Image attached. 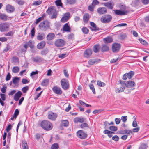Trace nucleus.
Wrapping results in <instances>:
<instances>
[{
    "label": "nucleus",
    "instance_id": "9b49d317",
    "mask_svg": "<svg viewBox=\"0 0 149 149\" xmlns=\"http://www.w3.org/2000/svg\"><path fill=\"white\" fill-rule=\"evenodd\" d=\"M6 10L7 12L11 13L13 12L15 10L14 7L10 4L7 5L6 7Z\"/></svg>",
    "mask_w": 149,
    "mask_h": 149
},
{
    "label": "nucleus",
    "instance_id": "aec40b11",
    "mask_svg": "<svg viewBox=\"0 0 149 149\" xmlns=\"http://www.w3.org/2000/svg\"><path fill=\"white\" fill-rule=\"evenodd\" d=\"M90 24L91 26L93 27L92 28L90 27V29L92 31H98L100 30L99 28L97 27L96 25L94 22H91Z\"/></svg>",
    "mask_w": 149,
    "mask_h": 149
},
{
    "label": "nucleus",
    "instance_id": "7ed1b4c3",
    "mask_svg": "<svg viewBox=\"0 0 149 149\" xmlns=\"http://www.w3.org/2000/svg\"><path fill=\"white\" fill-rule=\"evenodd\" d=\"M112 17L109 15H105L102 17L101 18V21L103 23H108L111 20Z\"/></svg>",
    "mask_w": 149,
    "mask_h": 149
},
{
    "label": "nucleus",
    "instance_id": "58836bf2",
    "mask_svg": "<svg viewBox=\"0 0 149 149\" xmlns=\"http://www.w3.org/2000/svg\"><path fill=\"white\" fill-rule=\"evenodd\" d=\"M19 68L18 66L14 67L12 69V71L14 73H17L19 71Z\"/></svg>",
    "mask_w": 149,
    "mask_h": 149
},
{
    "label": "nucleus",
    "instance_id": "c756f323",
    "mask_svg": "<svg viewBox=\"0 0 149 149\" xmlns=\"http://www.w3.org/2000/svg\"><path fill=\"white\" fill-rule=\"evenodd\" d=\"M127 37V35L125 33H122L118 36V38L120 40H124Z\"/></svg>",
    "mask_w": 149,
    "mask_h": 149
},
{
    "label": "nucleus",
    "instance_id": "a19ab883",
    "mask_svg": "<svg viewBox=\"0 0 149 149\" xmlns=\"http://www.w3.org/2000/svg\"><path fill=\"white\" fill-rule=\"evenodd\" d=\"M89 87H90V89L92 90V91L93 94H95L96 93L95 89L93 85L92 84H90L89 85Z\"/></svg>",
    "mask_w": 149,
    "mask_h": 149
},
{
    "label": "nucleus",
    "instance_id": "79ce46f5",
    "mask_svg": "<svg viewBox=\"0 0 149 149\" xmlns=\"http://www.w3.org/2000/svg\"><path fill=\"white\" fill-rule=\"evenodd\" d=\"M97 84L98 86L100 87H104L105 85V84L104 83L100 81H97Z\"/></svg>",
    "mask_w": 149,
    "mask_h": 149
},
{
    "label": "nucleus",
    "instance_id": "8fccbe9b",
    "mask_svg": "<svg viewBox=\"0 0 149 149\" xmlns=\"http://www.w3.org/2000/svg\"><path fill=\"white\" fill-rule=\"evenodd\" d=\"M29 86H26L23 87L22 90L24 93H25L27 92V91L29 90Z\"/></svg>",
    "mask_w": 149,
    "mask_h": 149
},
{
    "label": "nucleus",
    "instance_id": "680f3d73",
    "mask_svg": "<svg viewBox=\"0 0 149 149\" xmlns=\"http://www.w3.org/2000/svg\"><path fill=\"white\" fill-rule=\"evenodd\" d=\"M48 53V50L47 49H44L41 52V54L42 55H46Z\"/></svg>",
    "mask_w": 149,
    "mask_h": 149
},
{
    "label": "nucleus",
    "instance_id": "1a4fd4ad",
    "mask_svg": "<svg viewBox=\"0 0 149 149\" xmlns=\"http://www.w3.org/2000/svg\"><path fill=\"white\" fill-rule=\"evenodd\" d=\"M57 117V115L52 112H49L48 113V118L52 120H54L56 119Z\"/></svg>",
    "mask_w": 149,
    "mask_h": 149
},
{
    "label": "nucleus",
    "instance_id": "13d9d810",
    "mask_svg": "<svg viewBox=\"0 0 149 149\" xmlns=\"http://www.w3.org/2000/svg\"><path fill=\"white\" fill-rule=\"evenodd\" d=\"M121 119L123 122H125L127 119V116H122L121 117Z\"/></svg>",
    "mask_w": 149,
    "mask_h": 149
},
{
    "label": "nucleus",
    "instance_id": "6e6552de",
    "mask_svg": "<svg viewBox=\"0 0 149 149\" xmlns=\"http://www.w3.org/2000/svg\"><path fill=\"white\" fill-rule=\"evenodd\" d=\"M77 135L78 137L81 139H84L87 136V134L82 130L78 131L77 132Z\"/></svg>",
    "mask_w": 149,
    "mask_h": 149
},
{
    "label": "nucleus",
    "instance_id": "f704fd0d",
    "mask_svg": "<svg viewBox=\"0 0 149 149\" xmlns=\"http://www.w3.org/2000/svg\"><path fill=\"white\" fill-rule=\"evenodd\" d=\"M37 74V70H36V71H33L30 74V76L33 79L36 80V79L35 77Z\"/></svg>",
    "mask_w": 149,
    "mask_h": 149
},
{
    "label": "nucleus",
    "instance_id": "f8f14e48",
    "mask_svg": "<svg viewBox=\"0 0 149 149\" xmlns=\"http://www.w3.org/2000/svg\"><path fill=\"white\" fill-rule=\"evenodd\" d=\"M52 89L53 92L57 94L61 95L62 93V91L60 88L57 86H54L52 88Z\"/></svg>",
    "mask_w": 149,
    "mask_h": 149
},
{
    "label": "nucleus",
    "instance_id": "69168bd1",
    "mask_svg": "<svg viewBox=\"0 0 149 149\" xmlns=\"http://www.w3.org/2000/svg\"><path fill=\"white\" fill-rule=\"evenodd\" d=\"M11 78V75H10V74L9 73L7 74L6 76V80L7 81H8Z\"/></svg>",
    "mask_w": 149,
    "mask_h": 149
},
{
    "label": "nucleus",
    "instance_id": "09e8293b",
    "mask_svg": "<svg viewBox=\"0 0 149 149\" xmlns=\"http://www.w3.org/2000/svg\"><path fill=\"white\" fill-rule=\"evenodd\" d=\"M82 30L83 33L85 34H87L89 31L88 29L86 27H83L82 29Z\"/></svg>",
    "mask_w": 149,
    "mask_h": 149
},
{
    "label": "nucleus",
    "instance_id": "774afa93",
    "mask_svg": "<svg viewBox=\"0 0 149 149\" xmlns=\"http://www.w3.org/2000/svg\"><path fill=\"white\" fill-rule=\"evenodd\" d=\"M7 38L5 37L0 38V41L2 42H6L7 41Z\"/></svg>",
    "mask_w": 149,
    "mask_h": 149
},
{
    "label": "nucleus",
    "instance_id": "7c9ffc66",
    "mask_svg": "<svg viewBox=\"0 0 149 149\" xmlns=\"http://www.w3.org/2000/svg\"><path fill=\"white\" fill-rule=\"evenodd\" d=\"M22 146L23 149H28L27 142L25 141H23L22 142Z\"/></svg>",
    "mask_w": 149,
    "mask_h": 149
},
{
    "label": "nucleus",
    "instance_id": "e2e57ef3",
    "mask_svg": "<svg viewBox=\"0 0 149 149\" xmlns=\"http://www.w3.org/2000/svg\"><path fill=\"white\" fill-rule=\"evenodd\" d=\"M128 130H120L119 132V133L120 134H124L127 133Z\"/></svg>",
    "mask_w": 149,
    "mask_h": 149
},
{
    "label": "nucleus",
    "instance_id": "473e14b6",
    "mask_svg": "<svg viewBox=\"0 0 149 149\" xmlns=\"http://www.w3.org/2000/svg\"><path fill=\"white\" fill-rule=\"evenodd\" d=\"M34 42L33 41L29 40L27 43L26 45H28V46H29L31 49H32L34 47Z\"/></svg>",
    "mask_w": 149,
    "mask_h": 149
},
{
    "label": "nucleus",
    "instance_id": "412c9836",
    "mask_svg": "<svg viewBox=\"0 0 149 149\" xmlns=\"http://www.w3.org/2000/svg\"><path fill=\"white\" fill-rule=\"evenodd\" d=\"M63 30L66 32H70L71 31V28L68 23H66L63 27Z\"/></svg>",
    "mask_w": 149,
    "mask_h": 149
},
{
    "label": "nucleus",
    "instance_id": "a878e982",
    "mask_svg": "<svg viewBox=\"0 0 149 149\" xmlns=\"http://www.w3.org/2000/svg\"><path fill=\"white\" fill-rule=\"evenodd\" d=\"M45 38V34L44 33H38V40H41Z\"/></svg>",
    "mask_w": 149,
    "mask_h": 149
},
{
    "label": "nucleus",
    "instance_id": "603ef678",
    "mask_svg": "<svg viewBox=\"0 0 149 149\" xmlns=\"http://www.w3.org/2000/svg\"><path fill=\"white\" fill-rule=\"evenodd\" d=\"M16 2L19 5H22L25 2L22 0H16Z\"/></svg>",
    "mask_w": 149,
    "mask_h": 149
},
{
    "label": "nucleus",
    "instance_id": "a211bd4d",
    "mask_svg": "<svg viewBox=\"0 0 149 149\" xmlns=\"http://www.w3.org/2000/svg\"><path fill=\"white\" fill-rule=\"evenodd\" d=\"M55 34L54 33H49L46 36V39L48 40H51L53 39L55 37Z\"/></svg>",
    "mask_w": 149,
    "mask_h": 149
},
{
    "label": "nucleus",
    "instance_id": "864d4df0",
    "mask_svg": "<svg viewBox=\"0 0 149 149\" xmlns=\"http://www.w3.org/2000/svg\"><path fill=\"white\" fill-rule=\"evenodd\" d=\"M19 111L18 109H16L15 110L14 115L15 118V119H16V118L17 116L18 115H19Z\"/></svg>",
    "mask_w": 149,
    "mask_h": 149
},
{
    "label": "nucleus",
    "instance_id": "393cba45",
    "mask_svg": "<svg viewBox=\"0 0 149 149\" xmlns=\"http://www.w3.org/2000/svg\"><path fill=\"white\" fill-rule=\"evenodd\" d=\"M28 48V45L24 44L20 46L21 50L22 52H25Z\"/></svg>",
    "mask_w": 149,
    "mask_h": 149
},
{
    "label": "nucleus",
    "instance_id": "20e7f679",
    "mask_svg": "<svg viewBox=\"0 0 149 149\" xmlns=\"http://www.w3.org/2000/svg\"><path fill=\"white\" fill-rule=\"evenodd\" d=\"M61 83L63 89L66 90L69 88V83L67 80L64 79H62L61 81Z\"/></svg>",
    "mask_w": 149,
    "mask_h": 149
},
{
    "label": "nucleus",
    "instance_id": "de8ad7c7",
    "mask_svg": "<svg viewBox=\"0 0 149 149\" xmlns=\"http://www.w3.org/2000/svg\"><path fill=\"white\" fill-rule=\"evenodd\" d=\"M109 129L111 131H116L117 130V127L114 126H110L109 127Z\"/></svg>",
    "mask_w": 149,
    "mask_h": 149
},
{
    "label": "nucleus",
    "instance_id": "f3484780",
    "mask_svg": "<svg viewBox=\"0 0 149 149\" xmlns=\"http://www.w3.org/2000/svg\"><path fill=\"white\" fill-rule=\"evenodd\" d=\"M135 83L134 81H128L125 84V86L127 88H132L135 86Z\"/></svg>",
    "mask_w": 149,
    "mask_h": 149
},
{
    "label": "nucleus",
    "instance_id": "e433bc0d",
    "mask_svg": "<svg viewBox=\"0 0 149 149\" xmlns=\"http://www.w3.org/2000/svg\"><path fill=\"white\" fill-rule=\"evenodd\" d=\"M0 18L4 21H6L7 20V17L6 15L0 13Z\"/></svg>",
    "mask_w": 149,
    "mask_h": 149
},
{
    "label": "nucleus",
    "instance_id": "0eeeda50",
    "mask_svg": "<svg viewBox=\"0 0 149 149\" xmlns=\"http://www.w3.org/2000/svg\"><path fill=\"white\" fill-rule=\"evenodd\" d=\"M65 44V42L63 39H58L56 40L55 44L57 47H60L63 46Z\"/></svg>",
    "mask_w": 149,
    "mask_h": 149
},
{
    "label": "nucleus",
    "instance_id": "6ab92c4d",
    "mask_svg": "<svg viewBox=\"0 0 149 149\" xmlns=\"http://www.w3.org/2000/svg\"><path fill=\"white\" fill-rule=\"evenodd\" d=\"M56 11V10L52 7L49 8L47 11V12L48 15L51 16L53 13H54Z\"/></svg>",
    "mask_w": 149,
    "mask_h": 149
},
{
    "label": "nucleus",
    "instance_id": "423d86ee",
    "mask_svg": "<svg viewBox=\"0 0 149 149\" xmlns=\"http://www.w3.org/2000/svg\"><path fill=\"white\" fill-rule=\"evenodd\" d=\"M121 47V45L120 44L114 43L113 44L112 46V50L113 52L116 53L118 52Z\"/></svg>",
    "mask_w": 149,
    "mask_h": 149
},
{
    "label": "nucleus",
    "instance_id": "f03ea898",
    "mask_svg": "<svg viewBox=\"0 0 149 149\" xmlns=\"http://www.w3.org/2000/svg\"><path fill=\"white\" fill-rule=\"evenodd\" d=\"M49 27V22L47 21H44L39 25V29L43 30H47Z\"/></svg>",
    "mask_w": 149,
    "mask_h": 149
},
{
    "label": "nucleus",
    "instance_id": "9d476101",
    "mask_svg": "<svg viewBox=\"0 0 149 149\" xmlns=\"http://www.w3.org/2000/svg\"><path fill=\"white\" fill-rule=\"evenodd\" d=\"M103 4L105 7L110 9H112L114 6L113 2L111 1L105 3Z\"/></svg>",
    "mask_w": 149,
    "mask_h": 149
},
{
    "label": "nucleus",
    "instance_id": "4c0bfd02",
    "mask_svg": "<svg viewBox=\"0 0 149 149\" xmlns=\"http://www.w3.org/2000/svg\"><path fill=\"white\" fill-rule=\"evenodd\" d=\"M49 82V80L48 79H44L42 82L41 84L43 86H46L47 85Z\"/></svg>",
    "mask_w": 149,
    "mask_h": 149
},
{
    "label": "nucleus",
    "instance_id": "bf43d9fd",
    "mask_svg": "<svg viewBox=\"0 0 149 149\" xmlns=\"http://www.w3.org/2000/svg\"><path fill=\"white\" fill-rule=\"evenodd\" d=\"M69 19H68L67 17H65V16L63 17L62 18L61 20V21L62 22H66Z\"/></svg>",
    "mask_w": 149,
    "mask_h": 149
},
{
    "label": "nucleus",
    "instance_id": "b1692460",
    "mask_svg": "<svg viewBox=\"0 0 149 149\" xmlns=\"http://www.w3.org/2000/svg\"><path fill=\"white\" fill-rule=\"evenodd\" d=\"M45 41H42L41 42L38 44V49H42L43 48L45 45Z\"/></svg>",
    "mask_w": 149,
    "mask_h": 149
},
{
    "label": "nucleus",
    "instance_id": "5fc2aeb1",
    "mask_svg": "<svg viewBox=\"0 0 149 149\" xmlns=\"http://www.w3.org/2000/svg\"><path fill=\"white\" fill-rule=\"evenodd\" d=\"M99 3L97 0H93L92 4V6H95V5H97Z\"/></svg>",
    "mask_w": 149,
    "mask_h": 149
},
{
    "label": "nucleus",
    "instance_id": "cd10ccee",
    "mask_svg": "<svg viewBox=\"0 0 149 149\" xmlns=\"http://www.w3.org/2000/svg\"><path fill=\"white\" fill-rule=\"evenodd\" d=\"M100 48V46L99 45H96L93 47V51L95 53L98 52Z\"/></svg>",
    "mask_w": 149,
    "mask_h": 149
},
{
    "label": "nucleus",
    "instance_id": "338daca9",
    "mask_svg": "<svg viewBox=\"0 0 149 149\" xmlns=\"http://www.w3.org/2000/svg\"><path fill=\"white\" fill-rule=\"evenodd\" d=\"M112 139L116 141H118L119 139V138L117 135H115L112 137Z\"/></svg>",
    "mask_w": 149,
    "mask_h": 149
},
{
    "label": "nucleus",
    "instance_id": "bb28decb",
    "mask_svg": "<svg viewBox=\"0 0 149 149\" xmlns=\"http://www.w3.org/2000/svg\"><path fill=\"white\" fill-rule=\"evenodd\" d=\"M89 19V15L88 14H84L83 16V20L84 22L87 23Z\"/></svg>",
    "mask_w": 149,
    "mask_h": 149
},
{
    "label": "nucleus",
    "instance_id": "4be33fe9",
    "mask_svg": "<svg viewBox=\"0 0 149 149\" xmlns=\"http://www.w3.org/2000/svg\"><path fill=\"white\" fill-rule=\"evenodd\" d=\"M100 61V59H91L88 61V63L90 65H93L97 63Z\"/></svg>",
    "mask_w": 149,
    "mask_h": 149
},
{
    "label": "nucleus",
    "instance_id": "ea45409f",
    "mask_svg": "<svg viewBox=\"0 0 149 149\" xmlns=\"http://www.w3.org/2000/svg\"><path fill=\"white\" fill-rule=\"evenodd\" d=\"M35 28H33L31 30L29 35H31V38H33L35 36Z\"/></svg>",
    "mask_w": 149,
    "mask_h": 149
},
{
    "label": "nucleus",
    "instance_id": "49530a36",
    "mask_svg": "<svg viewBox=\"0 0 149 149\" xmlns=\"http://www.w3.org/2000/svg\"><path fill=\"white\" fill-rule=\"evenodd\" d=\"M59 148V146L57 143H54L52 145L51 147V149H58Z\"/></svg>",
    "mask_w": 149,
    "mask_h": 149
},
{
    "label": "nucleus",
    "instance_id": "4d7b16f0",
    "mask_svg": "<svg viewBox=\"0 0 149 149\" xmlns=\"http://www.w3.org/2000/svg\"><path fill=\"white\" fill-rule=\"evenodd\" d=\"M57 11H56L54 13H53L52 15L51 16V19L56 18L57 17Z\"/></svg>",
    "mask_w": 149,
    "mask_h": 149
},
{
    "label": "nucleus",
    "instance_id": "dca6fc26",
    "mask_svg": "<svg viewBox=\"0 0 149 149\" xmlns=\"http://www.w3.org/2000/svg\"><path fill=\"white\" fill-rule=\"evenodd\" d=\"M22 95V93L21 91H18L14 95V100L15 101H18Z\"/></svg>",
    "mask_w": 149,
    "mask_h": 149
},
{
    "label": "nucleus",
    "instance_id": "c03bdc74",
    "mask_svg": "<svg viewBox=\"0 0 149 149\" xmlns=\"http://www.w3.org/2000/svg\"><path fill=\"white\" fill-rule=\"evenodd\" d=\"M62 125L65 127L67 126L68 125L69 123L68 120H64L62 121Z\"/></svg>",
    "mask_w": 149,
    "mask_h": 149
},
{
    "label": "nucleus",
    "instance_id": "ddd939ff",
    "mask_svg": "<svg viewBox=\"0 0 149 149\" xmlns=\"http://www.w3.org/2000/svg\"><path fill=\"white\" fill-rule=\"evenodd\" d=\"M97 12L100 14H103L107 12V10L105 7H99L97 9Z\"/></svg>",
    "mask_w": 149,
    "mask_h": 149
},
{
    "label": "nucleus",
    "instance_id": "0e129e2a",
    "mask_svg": "<svg viewBox=\"0 0 149 149\" xmlns=\"http://www.w3.org/2000/svg\"><path fill=\"white\" fill-rule=\"evenodd\" d=\"M115 121L116 124L118 125L120 123L121 121V119L120 118H116L115 119Z\"/></svg>",
    "mask_w": 149,
    "mask_h": 149
},
{
    "label": "nucleus",
    "instance_id": "39448f33",
    "mask_svg": "<svg viewBox=\"0 0 149 149\" xmlns=\"http://www.w3.org/2000/svg\"><path fill=\"white\" fill-rule=\"evenodd\" d=\"M9 29V25L7 23L0 24V31L1 32L8 31Z\"/></svg>",
    "mask_w": 149,
    "mask_h": 149
},
{
    "label": "nucleus",
    "instance_id": "f257e3e1",
    "mask_svg": "<svg viewBox=\"0 0 149 149\" xmlns=\"http://www.w3.org/2000/svg\"><path fill=\"white\" fill-rule=\"evenodd\" d=\"M41 126L43 129L47 131L51 130L53 128L52 124L47 120L42 121L41 123Z\"/></svg>",
    "mask_w": 149,
    "mask_h": 149
},
{
    "label": "nucleus",
    "instance_id": "a18cd8bd",
    "mask_svg": "<svg viewBox=\"0 0 149 149\" xmlns=\"http://www.w3.org/2000/svg\"><path fill=\"white\" fill-rule=\"evenodd\" d=\"M55 3L57 6H62V3L61 2V0H57L55 1Z\"/></svg>",
    "mask_w": 149,
    "mask_h": 149
},
{
    "label": "nucleus",
    "instance_id": "052dcab7",
    "mask_svg": "<svg viewBox=\"0 0 149 149\" xmlns=\"http://www.w3.org/2000/svg\"><path fill=\"white\" fill-rule=\"evenodd\" d=\"M13 33L14 32L13 31H11L5 34V35L6 36H12L13 35Z\"/></svg>",
    "mask_w": 149,
    "mask_h": 149
},
{
    "label": "nucleus",
    "instance_id": "72a5a7b5",
    "mask_svg": "<svg viewBox=\"0 0 149 149\" xmlns=\"http://www.w3.org/2000/svg\"><path fill=\"white\" fill-rule=\"evenodd\" d=\"M125 89V87H120L117 88L115 90V92L116 93H119L123 92Z\"/></svg>",
    "mask_w": 149,
    "mask_h": 149
},
{
    "label": "nucleus",
    "instance_id": "c9c22d12",
    "mask_svg": "<svg viewBox=\"0 0 149 149\" xmlns=\"http://www.w3.org/2000/svg\"><path fill=\"white\" fill-rule=\"evenodd\" d=\"M127 74V77L129 79H131L132 77L133 76L134 74V72L132 71H130L128 73H126Z\"/></svg>",
    "mask_w": 149,
    "mask_h": 149
},
{
    "label": "nucleus",
    "instance_id": "c85d7f7f",
    "mask_svg": "<svg viewBox=\"0 0 149 149\" xmlns=\"http://www.w3.org/2000/svg\"><path fill=\"white\" fill-rule=\"evenodd\" d=\"M66 3L67 4L72 5L75 4L77 0H65Z\"/></svg>",
    "mask_w": 149,
    "mask_h": 149
},
{
    "label": "nucleus",
    "instance_id": "6e6d98bb",
    "mask_svg": "<svg viewBox=\"0 0 149 149\" xmlns=\"http://www.w3.org/2000/svg\"><path fill=\"white\" fill-rule=\"evenodd\" d=\"M139 40L140 42L143 45H146L147 44V43L145 40L141 38L139 39Z\"/></svg>",
    "mask_w": 149,
    "mask_h": 149
},
{
    "label": "nucleus",
    "instance_id": "4468645a",
    "mask_svg": "<svg viewBox=\"0 0 149 149\" xmlns=\"http://www.w3.org/2000/svg\"><path fill=\"white\" fill-rule=\"evenodd\" d=\"M115 14L117 15H126L127 13V11H122L120 10H114Z\"/></svg>",
    "mask_w": 149,
    "mask_h": 149
},
{
    "label": "nucleus",
    "instance_id": "2eb2a0df",
    "mask_svg": "<svg viewBox=\"0 0 149 149\" xmlns=\"http://www.w3.org/2000/svg\"><path fill=\"white\" fill-rule=\"evenodd\" d=\"M92 51L91 49H89L85 50L84 53V57L86 58H89L91 55Z\"/></svg>",
    "mask_w": 149,
    "mask_h": 149
},
{
    "label": "nucleus",
    "instance_id": "3c124183",
    "mask_svg": "<svg viewBox=\"0 0 149 149\" xmlns=\"http://www.w3.org/2000/svg\"><path fill=\"white\" fill-rule=\"evenodd\" d=\"M148 146L146 144H142L139 148V149H147Z\"/></svg>",
    "mask_w": 149,
    "mask_h": 149
},
{
    "label": "nucleus",
    "instance_id": "2f4dec72",
    "mask_svg": "<svg viewBox=\"0 0 149 149\" xmlns=\"http://www.w3.org/2000/svg\"><path fill=\"white\" fill-rule=\"evenodd\" d=\"M109 47L106 45L103 44L102 45L101 50L103 52H106L108 51Z\"/></svg>",
    "mask_w": 149,
    "mask_h": 149
},
{
    "label": "nucleus",
    "instance_id": "37998d69",
    "mask_svg": "<svg viewBox=\"0 0 149 149\" xmlns=\"http://www.w3.org/2000/svg\"><path fill=\"white\" fill-rule=\"evenodd\" d=\"M19 80V79L17 77H15L13 79V83L14 84L17 83Z\"/></svg>",
    "mask_w": 149,
    "mask_h": 149
},
{
    "label": "nucleus",
    "instance_id": "5701e85b",
    "mask_svg": "<svg viewBox=\"0 0 149 149\" xmlns=\"http://www.w3.org/2000/svg\"><path fill=\"white\" fill-rule=\"evenodd\" d=\"M103 40L104 43H108L112 42L113 40L111 38L108 37L106 38H104Z\"/></svg>",
    "mask_w": 149,
    "mask_h": 149
}]
</instances>
